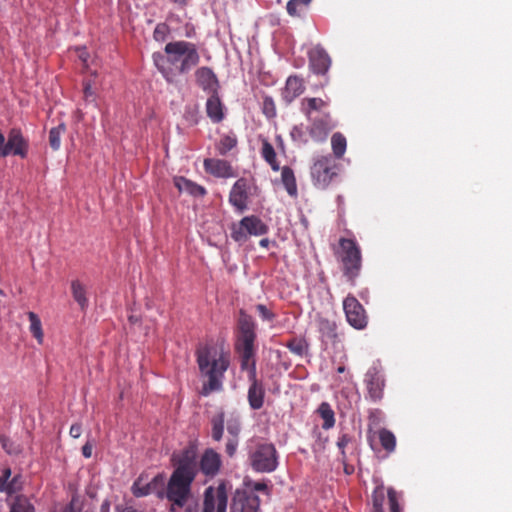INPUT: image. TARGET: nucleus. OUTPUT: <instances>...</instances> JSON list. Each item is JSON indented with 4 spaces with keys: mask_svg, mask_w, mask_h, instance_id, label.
Returning <instances> with one entry per match:
<instances>
[{
    "mask_svg": "<svg viewBox=\"0 0 512 512\" xmlns=\"http://www.w3.org/2000/svg\"><path fill=\"white\" fill-rule=\"evenodd\" d=\"M171 464L174 468L166 482L165 499L170 503V512H176V506H184L192 499V484L198 474V457L193 447H186L173 453Z\"/></svg>",
    "mask_w": 512,
    "mask_h": 512,
    "instance_id": "1",
    "label": "nucleus"
},
{
    "mask_svg": "<svg viewBox=\"0 0 512 512\" xmlns=\"http://www.w3.org/2000/svg\"><path fill=\"white\" fill-rule=\"evenodd\" d=\"M166 57L154 55V62L160 73L168 82H173L177 74H187L200 62V55L195 43L173 41L164 47Z\"/></svg>",
    "mask_w": 512,
    "mask_h": 512,
    "instance_id": "2",
    "label": "nucleus"
},
{
    "mask_svg": "<svg viewBox=\"0 0 512 512\" xmlns=\"http://www.w3.org/2000/svg\"><path fill=\"white\" fill-rule=\"evenodd\" d=\"M196 357L201 374L208 378L202 386L201 394L208 396L221 390L224 374L230 364L229 355L214 346L205 345L197 349Z\"/></svg>",
    "mask_w": 512,
    "mask_h": 512,
    "instance_id": "3",
    "label": "nucleus"
},
{
    "mask_svg": "<svg viewBox=\"0 0 512 512\" xmlns=\"http://www.w3.org/2000/svg\"><path fill=\"white\" fill-rule=\"evenodd\" d=\"M256 325L253 318L240 311L238 319V334L235 349L240 356V366L242 370L248 372V378L256 376Z\"/></svg>",
    "mask_w": 512,
    "mask_h": 512,
    "instance_id": "4",
    "label": "nucleus"
},
{
    "mask_svg": "<svg viewBox=\"0 0 512 512\" xmlns=\"http://www.w3.org/2000/svg\"><path fill=\"white\" fill-rule=\"evenodd\" d=\"M336 255L341 263L343 276L354 287L362 269V253L359 245L354 239L340 238Z\"/></svg>",
    "mask_w": 512,
    "mask_h": 512,
    "instance_id": "5",
    "label": "nucleus"
},
{
    "mask_svg": "<svg viewBox=\"0 0 512 512\" xmlns=\"http://www.w3.org/2000/svg\"><path fill=\"white\" fill-rule=\"evenodd\" d=\"M268 231V225L256 215L245 216L230 225V236L238 243H245L251 236H262Z\"/></svg>",
    "mask_w": 512,
    "mask_h": 512,
    "instance_id": "6",
    "label": "nucleus"
},
{
    "mask_svg": "<svg viewBox=\"0 0 512 512\" xmlns=\"http://www.w3.org/2000/svg\"><path fill=\"white\" fill-rule=\"evenodd\" d=\"M249 461L256 472L270 473L278 466V454L272 443H257L249 453Z\"/></svg>",
    "mask_w": 512,
    "mask_h": 512,
    "instance_id": "7",
    "label": "nucleus"
},
{
    "mask_svg": "<svg viewBox=\"0 0 512 512\" xmlns=\"http://www.w3.org/2000/svg\"><path fill=\"white\" fill-rule=\"evenodd\" d=\"M228 491L224 481L204 491L202 512H227Z\"/></svg>",
    "mask_w": 512,
    "mask_h": 512,
    "instance_id": "8",
    "label": "nucleus"
},
{
    "mask_svg": "<svg viewBox=\"0 0 512 512\" xmlns=\"http://www.w3.org/2000/svg\"><path fill=\"white\" fill-rule=\"evenodd\" d=\"M166 477L164 473H158L149 482L145 481L141 474L132 485V493L135 497H144L149 494H155L159 499H165Z\"/></svg>",
    "mask_w": 512,
    "mask_h": 512,
    "instance_id": "9",
    "label": "nucleus"
},
{
    "mask_svg": "<svg viewBox=\"0 0 512 512\" xmlns=\"http://www.w3.org/2000/svg\"><path fill=\"white\" fill-rule=\"evenodd\" d=\"M29 152V140L24 137L21 129L12 128L7 134L3 143V157L7 156H18L22 159L28 156Z\"/></svg>",
    "mask_w": 512,
    "mask_h": 512,
    "instance_id": "10",
    "label": "nucleus"
},
{
    "mask_svg": "<svg viewBox=\"0 0 512 512\" xmlns=\"http://www.w3.org/2000/svg\"><path fill=\"white\" fill-rule=\"evenodd\" d=\"M343 310L347 322L355 329H364L368 323V317L362 304L357 298L348 294L343 300Z\"/></svg>",
    "mask_w": 512,
    "mask_h": 512,
    "instance_id": "11",
    "label": "nucleus"
},
{
    "mask_svg": "<svg viewBox=\"0 0 512 512\" xmlns=\"http://www.w3.org/2000/svg\"><path fill=\"white\" fill-rule=\"evenodd\" d=\"M230 509L231 512H260V498L252 492L236 490Z\"/></svg>",
    "mask_w": 512,
    "mask_h": 512,
    "instance_id": "12",
    "label": "nucleus"
},
{
    "mask_svg": "<svg viewBox=\"0 0 512 512\" xmlns=\"http://www.w3.org/2000/svg\"><path fill=\"white\" fill-rule=\"evenodd\" d=\"M334 168L335 163L331 156H321L313 164L311 174L318 184L325 186L336 175Z\"/></svg>",
    "mask_w": 512,
    "mask_h": 512,
    "instance_id": "13",
    "label": "nucleus"
},
{
    "mask_svg": "<svg viewBox=\"0 0 512 512\" xmlns=\"http://www.w3.org/2000/svg\"><path fill=\"white\" fill-rule=\"evenodd\" d=\"M329 102L328 98L306 97L301 101L300 110L307 120H314V118H319L320 115L330 114L327 111Z\"/></svg>",
    "mask_w": 512,
    "mask_h": 512,
    "instance_id": "14",
    "label": "nucleus"
},
{
    "mask_svg": "<svg viewBox=\"0 0 512 512\" xmlns=\"http://www.w3.org/2000/svg\"><path fill=\"white\" fill-rule=\"evenodd\" d=\"M309 67L313 73L324 75L330 68L331 59L323 47L317 45L308 52Z\"/></svg>",
    "mask_w": 512,
    "mask_h": 512,
    "instance_id": "15",
    "label": "nucleus"
},
{
    "mask_svg": "<svg viewBox=\"0 0 512 512\" xmlns=\"http://www.w3.org/2000/svg\"><path fill=\"white\" fill-rule=\"evenodd\" d=\"M365 383L370 399L374 402L381 400L385 381L383 375L376 367H372L367 371Z\"/></svg>",
    "mask_w": 512,
    "mask_h": 512,
    "instance_id": "16",
    "label": "nucleus"
},
{
    "mask_svg": "<svg viewBox=\"0 0 512 512\" xmlns=\"http://www.w3.org/2000/svg\"><path fill=\"white\" fill-rule=\"evenodd\" d=\"M310 125L308 128V132L312 140L315 142H324L333 128L331 124V115L323 114L320 115L319 118H314V120H308Z\"/></svg>",
    "mask_w": 512,
    "mask_h": 512,
    "instance_id": "17",
    "label": "nucleus"
},
{
    "mask_svg": "<svg viewBox=\"0 0 512 512\" xmlns=\"http://www.w3.org/2000/svg\"><path fill=\"white\" fill-rule=\"evenodd\" d=\"M222 461L220 455L213 449H206L198 461V471L205 476L213 478L221 468Z\"/></svg>",
    "mask_w": 512,
    "mask_h": 512,
    "instance_id": "18",
    "label": "nucleus"
},
{
    "mask_svg": "<svg viewBox=\"0 0 512 512\" xmlns=\"http://www.w3.org/2000/svg\"><path fill=\"white\" fill-rule=\"evenodd\" d=\"M195 80L197 85L208 94L217 92L220 89L219 80L209 67L203 66L198 68L195 71Z\"/></svg>",
    "mask_w": 512,
    "mask_h": 512,
    "instance_id": "19",
    "label": "nucleus"
},
{
    "mask_svg": "<svg viewBox=\"0 0 512 512\" xmlns=\"http://www.w3.org/2000/svg\"><path fill=\"white\" fill-rule=\"evenodd\" d=\"M205 110L207 117L213 123H220L226 117V107L222 102L219 91L209 94L206 104Z\"/></svg>",
    "mask_w": 512,
    "mask_h": 512,
    "instance_id": "20",
    "label": "nucleus"
},
{
    "mask_svg": "<svg viewBox=\"0 0 512 512\" xmlns=\"http://www.w3.org/2000/svg\"><path fill=\"white\" fill-rule=\"evenodd\" d=\"M248 379L250 382L247 395L249 405L252 409L259 410L264 404L265 389L263 384L257 380L256 376Z\"/></svg>",
    "mask_w": 512,
    "mask_h": 512,
    "instance_id": "21",
    "label": "nucleus"
},
{
    "mask_svg": "<svg viewBox=\"0 0 512 512\" xmlns=\"http://www.w3.org/2000/svg\"><path fill=\"white\" fill-rule=\"evenodd\" d=\"M305 90L303 80L298 76H289L282 91V98L287 103H292Z\"/></svg>",
    "mask_w": 512,
    "mask_h": 512,
    "instance_id": "22",
    "label": "nucleus"
},
{
    "mask_svg": "<svg viewBox=\"0 0 512 512\" xmlns=\"http://www.w3.org/2000/svg\"><path fill=\"white\" fill-rule=\"evenodd\" d=\"M206 172L216 177H229L232 175L231 165L223 159L208 158L204 160Z\"/></svg>",
    "mask_w": 512,
    "mask_h": 512,
    "instance_id": "23",
    "label": "nucleus"
},
{
    "mask_svg": "<svg viewBox=\"0 0 512 512\" xmlns=\"http://www.w3.org/2000/svg\"><path fill=\"white\" fill-rule=\"evenodd\" d=\"M71 293L73 299L79 305L80 309L85 311L89 306L86 286L79 280H73L71 282Z\"/></svg>",
    "mask_w": 512,
    "mask_h": 512,
    "instance_id": "24",
    "label": "nucleus"
},
{
    "mask_svg": "<svg viewBox=\"0 0 512 512\" xmlns=\"http://www.w3.org/2000/svg\"><path fill=\"white\" fill-rule=\"evenodd\" d=\"M318 328L323 342L335 343L337 340V325L335 322L325 318L318 321Z\"/></svg>",
    "mask_w": 512,
    "mask_h": 512,
    "instance_id": "25",
    "label": "nucleus"
},
{
    "mask_svg": "<svg viewBox=\"0 0 512 512\" xmlns=\"http://www.w3.org/2000/svg\"><path fill=\"white\" fill-rule=\"evenodd\" d=\"M261 156L270 165L272 170L278 171L280 169L275 149L266 139L262 141Z\"/></svg>",
    "mask_w": 512,
    "mask_h": 512,
    "instance_id": "26",
    "label": "nucleus"
},
{
    "mask_svg": "<svg viewBox=\"0 0 512 512\" xmlns=\"http://www.w3.org/2000/svg\"><path fill=\"white\" fill-rule=\"evenodd\" d=\"M331 147L335 158L341 159L346 152L347 141L343 134L336 132L331 137Z\"/></svg>",
    "mask_w": 512,
    "mask_h": 512,
    "instance_id": "27",
    "label": "nucleus"
},
{
    "mask_svg": "<svg viewBox=\"0 0 512 512\" xmlns=\"http://www.w3.org/2000/svg\"><path fill=\"white\" fill-rule=\"evenodd\" d=\"M224 422H225V414L223 411H220L216 415H214L211 419L212 431L211 436L213 440L220 441L223 437L224 432Z\"/></svg>",
    "mask_w": 512,
    "mask_h": 512,
    "instance_id": "28",
    "label": "nucleus"
},
{
    "mask_svg": "<svg viewBox=\"0 0 512 512\" xmlns=\"http://www.w3.org/2000/svg\"><path fill=\"white\" fill-rule=\"evenodd\" d=\"M27 316L30 321L29 330L32 333V335L34 336V338L37 340V342L39 344H41L43 342V338H44L41 320H40L39 316L32 311L28 312Z\"/></svg>",
    "mask_w": 512,
    "mask_h": 512,
    "instance_id": "29",
    "label": "nucleus"
},
{
    "mask_svg": "<svg viewBox=\"0 0 512 512\" xmlns=\"http://www.w3.org/2000/svg\"><path fill=\"white\" fill-rule=\"evenodd\" d=\"M318 412L321 418L324 420L322 428L328 430L335 425V414L331 406L327 402L320 404Z\"/></svg>",
    "mask_w": 512,
    "mask_h": 512,
    "instance_id": "30",
    "label": "nucleus"
},
{
    "mask_svg": "<svg viewBox=\"0 0 512 512\" xmlns=\"http://www.w3.org/2000/svg\"><path fill=\"white\" fill-rule=\"evenodd\" d=\"M238 143L237 137L234 133L223 135L219 142L216 144V149L220 155H226L230 150L236 147Z\"/></svg>",
    "mask_w": 512,
    "mask_h": 512,
    "instance_id": "31",
    "label": "nucleus"
},
{
    "mask_svg": "<svg viewBox=\"0 0 512 512\" xmlns=\"http://www.w3.org/2000/svg\"><path fill=\"white\" fill-rule=\"evenodd\" d=\"M378 438L380 441L381 446L388 452L391 453L395 450L396 447V437L395 435L385 429L382 428L378 431Z\"/></svg>",
    "mask_w": 512,
    "mask_h": 512,
    "instance_id": "32",
    "label": "nucleus"
},
{
    "mask_svg": "<svg viewBox=\"0 0 512 512\" xmlns=\"http://www.w3.org/2000/svg\"><path fill=\"white\" fill-rule=\"evenodd\" d=\"M174 185L179 192H205V189L184 177H175Z\"/></svg>",
    "mask_w": 512,
    "mask_h": 512,
    "instance_id": "33",
    "label": "nucleus"
},
{
    "mask_svg": "<svg viewBox=\"0 0 512 512\" xmlns=\"http://www.w3.org/2000/svg\"><path fill=\"white\" fill-rule=\"evenodd\" d=\"M281 179H282V183H283L285 189L287 190V192H296V189H297L296 180H295L294 172L290 167L284 166L282 168Z\"/></svg>",
    "mask_w": 512,
    "mask_h": 512,
    "instance_id": "34",
    "label": "nucleus"
},
{
    "mask_svg": "<svg viewBox=\"0 0 512 512\" xmlns=\"http://www.w3.org/2000/svg\"><path fill=\"white\" fill-rule=\"evenodd\" d=\"M308 343L303 338H293L286 343V347L294 354L303 356L308 351Z\"/></svg>",
    "mask_w": 512,
    "mask_h": 512,
    "instance_id": "35",
    "label": "nucleus"
},
{
    "mask_svg": "<svg viewBox=\"0 0 512 512\" xmlns=\"http://www.w3.org/2000/svg\"><path fill=\"white\" fill-rule=\"evenodd\" d=\"M229 202L237 213L242 214L248 208V194H229Z\"/></svg>",
    "mask_w": 512,
    "mask_h": 512,
    "instance_id": "36",
    "label": "nucleus"
},
{
    "mask_svg": "<svg viewBox=\"0 0 512 512\" xmlns=\"http://www.w3.org/2000/svg\"><path fill=\"white\" fill-rule=\"evenodd\" d=\"M65 132V125L60 124L49 131V144L53 150H58L61 144V136Z\"/></svg>",
    "mask_w": 512,
    "mask_h": 512,
    "instance_id": "37",
    "label": "nucleus"
},
{
    "mask_svg": "<svg viewBox=\"0 0 512 512\" xmlns=\"http://www.w3.org/2000/svg\"><path fill=\"white\" fill-rule=\"evenodd\" d=\"M10 512H34V507L25 497L17 496L11 505Z\"/></svg>",
    "mask_w": 512,
    "mask_h": 512,
    "instance_id": "38",
    "label": "nucleus"
},
{
    "mask_svg": "<svg viewBox=\"0 0 512 512\" xmlns=\"http://www.w3.org/2000/svg\"><path fill=\"white\" fill-rule=\"evenodd\" d=\"M372 508L371 509H383L385 502V488L383 485L377 486L372 492Z\"/></svg>",
    "mask_w": 512,
    "mask_h": 512,
    "instance_id": "39",
    "label": "nucleus"
},
{
    "mask_svg": "<svg viewBox=\"0 0 512 512\" xmlns=\"http://www.w3.org/2000/svg\"><path fill=\"white\" fill-rule=\"evenodd\" d=\"M387 497H388L390 512H402L400 504H399V494L394 488L390 487L387 489Z\"/></svg>",
    "mask_w": 512,
    "mask_h": 512,
    "instance_id": "40",
    "label": "nucleus"
},
{
    "mask_svg": "<svg viewBox=\"0 0 512 512\" xmlns=\"http://www.w3.org/2000/svg\"><path fill=\"white\" fill-rule=\"evenodd\" d=\"M262 111L268 118H273L276 116V106L272 97L265 96L263 98Z\"/></svg>",
    "mask_w": 512,
    "mask_h": 512,
    "instance_id": "41",
    "label": "nucleus"
},
{
    "mask_svg": "<svg viewBox=\"0 0 512 512\" xmlns=\"http://www.w3.org/2000/svg\"><path fill=\"white\" fill-rule=\"evenodd\" d=\"M0 444L2 448L10 455L18 454L21 451L20 447L15 445V443L5 435L0 436Z\"/></svg>",
    "mask_w": 512,
    "mask_h": 512,
    "instance_id": "42",
    "label": "nucleus"
},
{
    "mask_svg": "<svg viewBox=\"0 0 512 512\" xmlns=\"http://www.w3.org/2000/svg\"><path fill=\"white\" fill-rule=\"evenodd\" d=\"M83 98L87 103H95L96 102V92L93 90L92 85L89 81H85L83 83Z\"/></svg>",
    "mask_w": 512,
    "mask_h": 512,
    "instance_id": "43",
    "label": "nucleus"
},
{
    "mask_svg": "<svg viewBox=\"0 0 512 512\" xmlns=\"http://www.w3.org/2000/svg\"><path fill=\"white\" fill-rule=\"evenodd\" d=\"M11 478V469L9 467H0V491L6 492Z\"/></svg>",
    "mask_w": 512,
    "mask_h": 512,
    "instance_id": "44",
    "label": "nucleus"
},
{
    "mask_svg": "<svg viewBox=\"0 0 512 512\" xmlns=\"http://www.w3.org/2000/svg\"><path fill=\"white\" fill-rule=\"evenodd\" d=\"M21 489H22L21 476L16 475L13 478H10L6 493L9 495H12V494L20 491Z\"/></svg>",
    "mask_w": 512,
    "mask_h": 512,
    "instance_id": "45",
    "label": "nucleus"
},
{
    "mask_svg": "<svg viewBox=\"0 0 512 512\" xmlns=\"http://www.w3.org/2000/svg\"><path fill=\"white\" fill-rule=\"evenodd\" d=\"M256 310L259 316L264 321H273L275 319V314L269 310L264 304H258L256 306Z\"/></svg>",
    "mask_w": 512,
    "mask_h": 512,
    "instance_id": "46",
    "label": "nucleus"
},
{
    "mask_svg": "<svg viewBox=\"0 0 512 512\" xmlns=\"http://www.w3.org/2000/svg\"><path fill=\"white\" fill-rule=\"evenodd\" d=\"M241 426L238 419H231L227 423V431L232 436V438H238L240 433Z\"/></svg>",
    "mask_w": 512,
    "mask_h": 512,
    "instance_id": "47",
    "label": "nucleus"
},
{
    "mask_svg": "<svg viewBox=\"0 0 512 512\" xmlns=\"http://www.w3.org/2000/svg\"><path fill=\"white\" fill-rule=\"evenodd\" d=\"M352 441V437L348 434H342L337 441V446L341 451L342 459H346L345 447Z\"/></svg>",
    "mask_w": 512,
    "mask_h": 512,
    "instance_id": "48",
    "label": "nucleus"
},
{
    "mask_svg": "<svg viewBox=\"0 0 512 512\" xmlns=\"http://www.w3.org/2000/svg\"><path fill=\"white\" fill-rule=\"evenodd\" d=\"M178 509H184L185 512H198V504L193 498L187 499L184 506H176V511Z\"/></svg>",
    "mask_w": 512,
    "mask_h": 512,
    "instance_id": "49",
    "label": "nucleus"
},
{
    "mask_svg": "<svg viewBox=\"0 0 512 512\" xmlns=\"http://www.w3.org/2000/svg\"><path fill=\"white\" fill-rule=\"evenodd\" d=\"M300 4H302L300 0H289L286 6L288 14L298 16L297 8Z\"/></svg>",
    "mask_w": 512,
    "mask_h": 512,
    "instance_id": "50",
    "label": "nucleus"
},
{
    "mask_svg": "<svg viewBox=\"0 0 512 512\" xmlns=\"http://www.w3.org/2000/svg\"><path fill=\"white\" fill-rule=\"evenodd\" d=\"M238 446V438H230L226 443V453L232 457Z\"/></svg>",
    "mask_w": 512,
    "mask_h": 512,
    "instance_id": "51",
    "label": "nucleus"
},
{
    "mask_svg": "<svg viewBox=\"0 0 512 512\" xmlns=\"http://www.w3.org/2000/svg\"><path fill=\"white\" fill-rule=\"evenodd\" d=\"M82 433V426L79 423H75L71 425L69 434L73 438H79Z\"/></svg>",
    "mask_w": 512,
    "mask_h": 512,
    "instance_id": "52",
    "label": "nucleus"
},
{
    "mask_svg": "<svg viewBox=\"0 0 512 512\" xmlns=\"http://www.w3.org/2000/svg\"><path fill=\"white\" fill-rule=\"evenodd\" d=\"M246 188V180L239 179L235 182L232 192H244Z\"/></svg>",
    "mask_w": 512,
    "mask_h": 512,
    "instance_id": "53",
    "label": "nucleus"
},
{
    "mask_svg": "<svg viewBox=\"0 0 512 512\" xmlns=\"http://www.w3.org/2000/svg\"><path fill=\"white\" fill-rule=\"evenodd\" d=\"M82 455L85 457V458H90L92 456V445L87 442L83 447H82Z\"/></svg>",
    "mask_w": 512,
    "mask_h": 512,
    "instance_id": "54",
    "label": "nucleus"
},
{
    "mask_svg": "<svg viewBox=\"0 0 512 512\" xmlns=\"http://www.w3.org/2000/svg\"><path fill=\"white\" fill-rule=\"evenodd\" d=\"M78 57L83 62V64L87 66L88 53L85 49L79 51Z\"/></svg>",
    "mask_w": 512,
    "mask_h": 512,
    "instance_id": "55",
    "label": "nucleus"
},
{
    "mask_svg": "<svg viewBox=\"0 0 512 512\" xmlns=\"http://www.w3.org/2000/svg\"><path fill=\"white\" fill-rule=\"evenodd\" d=\"M254 489L257 491H265L267 489V485L265 483L257 482L254 485Z\"/></svg>",
    "mask_w": 512,
    "mask_h": 512,
    "instance_id": "56",
    "label": "nucleus"
},
{
    "mask_svg": "<svg viewBox=\"0 0 512 512\" xmlns=\"http://www.w3.org/2000/svg\"><path fill=\"white\" fill-rule=\"evenodd\" d=\"M270 244V241L268 238H263L260 240L259 245L263 248H268Z\"/></svg>",
    "mask_w": 512,
    "mask_h": 512,
    "instance_id": "57",
    "label": "nucleus"
},
{
    "mask_svg": "<svg viewBox=\"0 0 512 512\" xmlns=\"http://www.w3.org/2000/svg\"><path fill=\"white\" fill-rule=\"evenodd\" d=\"M5 140L4 134L0 131V158L3 157L2 151H3V143Z\"/></svg>",
    "mask_w": 512,
    "mask_h": 512,
    "instance_id": "58",
    "label": "nucleus"
},
{
    "mask_svg": "<svg viewBox=\"0 0 512 512\" xmlns=\"http://www.w3.org/2000/svg\"><path fill=\"white\" fill-rule=\"evenodd\" d=\"M62 512H74V504L71 502L69 505H67Z\"/></svg>",
    "mask_w": 512,
    "mask_h": 512,
    "instance_id": "59",
    "label": "nucleus"
},
{
    "mask_svg": "<svg viewBox=\"0 0 512 512\" xmlns=\"http://www.w3.org/2000/svg\"><path fill=\"white\" fill-rule=\"evenodd\" d=\"M174 3L179 4L181 6H186L189 0H172Z\"/></svg>",
    "mask_w": 512,
    "mask_h": 512,
    "instance_id": "60",
    "label": "nucleus"
},
{
    "mask_svg": "<svg viewBox=\"0 0 512 512\" xmlns=\"http://www.w3.org/2000/svg\"><path fill=\"white\" fill-rule=\"evenodd\" d=\"M337 372H338V373H344V372H345V367H344V366H339V367L337 368Z\"/></svg>",
    "mask_w": 512,
    "mask_h": 512,
    "instance_id": "61",
    "label": "nucleus"
},
{
    "mask_svg": "<svg viewBox=\"0 0 512 512\" xmlns=\"http://www.w3.org/2000/svg\"><path fill=\"white\" fill-rule=\"evenodd\" d=\"M300 1H301L302 5H305V6L311 2V0H300Z\"/></svg>",
    "mask_w": 512,
    "mask_h": 512,
    "instance_id": "62",
    "label": "nucleus"
},
{
    "mask_svg": "<svg viewBox=\"0 0 512 512\" xmlns=\"http://www.w3.org/2000/svg\"><path fill=\"white\" fill-rule=\"evenodd\" d=\"M371 512H385L383 509H371Z\"/></svg>",
    "mask_w": 512,
    "mask_h": 512,
    "instance_id": "63",
    "label": "nucleus"
},
{
    "mask_svg": "<svg viewBox=\"0 0 512 512\" xmlns=\"http://www.w3.org/2000/svg\"><path fill=\"white\" fill-rule=\"evenodd\" d=\"M129 320H130L131 322H133V323L137 321V319H136V318H134L133 316H130V317H129Z\"/></svg>",
    "mask_w": 512,
    "mask_h": 512,
    "instance_id": "64",
    "label": "nucleus"
}]
</instances>
